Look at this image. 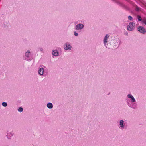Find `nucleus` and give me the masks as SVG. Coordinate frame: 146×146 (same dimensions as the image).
<instances>
[{"instance_id":"nucleus-21","label":"nucleus","mask_w":146,"mask_h":146,"mask_svg":"<svg viewBox=\"0 0 146 146\" xmlns=\"http://www.w3.org/2000/svg\"><path fill=\"white\" fill-rule=\"evenodd\" d=\"M138 19L139 21H140L141 20V17L140 16H138Z\"/></svg>"},{"instance_id":"nucleus-19","label":"nucleus","mask_w":146,"mask_h":146,"mask_svg":"<svg viewBox=\"0 0 146 146\" xmlns=\"http://www.w3.org/2000/svg\"><path fill=\"white\" fill-rule=\"evenodd\" d=\"M74 35L76 36H77L78 35V33L76 32V31H74Z\"/></svg>"},{"instance_id":"nucleus-9","label":"nucleus","mask_w":146,"mask_h":146,"mask_svg":"<svg viewBox=\"0 0 146 146\" xmlns=\"http://www.w3.org/2000/svg\"><path fill=\"white\" fill-rule=\"evenodd\" d=\"M84 28V25L81 23L78 24L75 26V28L77 30H81Z\"/></svg>"},{"instance_id":"nucleus-12","label":"nucleus","mask_w":146,"mask_h":146,"mask_svg":"<svg viewBox=\"0 0 146 146\" xmlns=\"http://www.w3.org/2000/svg\"><path fill=\"white\" fill-rule=\"evenodd\" d=\"M52 54L53 56H59V53L57 49L53 50L52 51Z\"/></svg>"},{"instance_id":"nucleus-18","label":"nucleus","mask_w":146,"mask_h":146,"mask_svg":"<svg viewBox=\"0 0 146 146\" xmlns=\"http://www.w3.org/2000/svg\"><path fill=\"white\" fill-rule=\"evenodd\" d=\"M128 18L129 20H132L133 19L132 17L131 16H128Z\"/></svg>"},{"instance_id":"nucleus-20","label":"nucleus","mask_w":146,"mask_h":146,"mask_svg":"<svg viewBox=\"0 0 146 146\" xmlns=\"http://www.w3.org/2000/svg\"><path fill=\"white\" fill-rule=\"evenodd\" d=\"M143 22L146 25V19H143Z\"/></svg>"},{"instance_id":"nucleus-11","label":"nucleus","mask_w":146,"mask_h":146,"mask_svg":"<svg viewBox=\"0 0 146 146\" xmlns=\"http://www.w3.org/2000/svg\"><path fill=\"white\" fill-rule=\"evenodd\" d=\"M44 69L42 66H40L39 68L38 73L39 75L42 76L44 74Z\"/></svg>"},{"instance_id":"nucleus-14","label":"nucleus","mask_w":146,"mask_h":146,"mask_svg":"<svg viewBox=\"0 0 146 146\" xmlns=\"http://www.w3.org/2000/svg\"><path fill=\"white\" fill-rule=\"evenodd\" d=\"M141 3L142 4V6L143 7H146V3L143 1H142Z\"/></svg>"},{"instance_id":"nucleus-1","label":"nucleus","mask_w":146,"mask_h":146,"mask_svg":"<svg viewBox=\"0 0 146 146\" xmlns=\"http://www.w3.org/2000/svg\"><path fill=\"white\" fill-rule=\"evenodd\" d=\"M126 103L129 107L134 109L136 108L137 106V104L136 103V100L131 94H127Z\"/></svg>"},{"instance_id":"nucleus-2","label":"nucleus","mask_w":146,"mask_h":146,"mask_svg":"<svg viewBox=\"0 0 146 146\" xmlns=\"http://www.w3.org/2000/svg\"><path fill=\"white\" fill-rule=\"evenodd\" d=\"M118 125L119 129L121 130L126 129L127 127V125L126 122L122 119L119 121Z\"/></svg>"},{"instance_id":"nucleus-5","label":"nucleus","mask_w":146,"mask_h":146,"mask_svg":"<svg viewBox=\"0 0 146 146\" xmlns=\"http://www.w3.org/2000/svg\"><path fill=\"white\" fill-rule=\"evenodd\" d=\"M119 40L118 38H115L112 40V45L113 46L114 48H116L119 46Z\"/></svg>"},{"instance_id":"nucleus-16","label":"nucleus","mask_w":146,"mask_h":146,"mask_svg":"<svg viewBox=\"0 0 146 146\" xmlns=\"http://www.w3.org/2000/svg\"><path fill=\"white\" fill-rule=\"evenodd\" d=\"M2 105L4 107H6L7 105V104L6 102H3L2 103Z\"/></svg>"},{"instance_id":"nucleus-8","label":"nucleus","mask_w":146,"mask_h":146,"mask_svg":"<svg viewBox=\"0 0 146 146\" xmlns=\"http://www.w3.org/2000/svg\"><path fill=\"white\" fill-rule=\"evenodd\" d=\"M14 134L12 131L8 132L6 135L7 139L8 140L11 139Z\"/></svg>"},{"instance_id":"nucleus-13","label":"nucleus","mask_w":146,"mask_h":146,"mask_svg":"<svg viewBox=\"0 0 146 146\" xmlns=\"http://www.w3.org/2000/svg\"><path fill=\"white\" fill-rule=\"evenodd\" d=\"M47 107L49 109H51L53 108V105L52 103L49 102L46 105Z\"/></svg>"},{"instance_id":"nucleus-7","label":"nucleus","mask_w":146,"mask_h":146,"mask_svg":"<svg viewBox=\"0 0 146 146\" xmlns=\"http://www.w3.org/2000/svg\"><path fill=\"white\" fill-rule=\"evenodd\" d=\"M135 28V25H133V22H131L127 26V29L129 31L133 30Z\"/></svg>"},{"instance_id":"nucleus-10","label":"nucleus","mask_w":146,"mask_h":146,"mask_svg":"<svg viewBox=\"0 0 146 146\" xmlns=\"http://www.w3.org/2000/svg\"><path fill=\"white\" fill-rule=\"evenodd\" d=\"M138 30L141 33L143 34L145 33L146 32V30L142 26H139L138 27Z\"/></svg>"},{"instance_id":"nucleus-3","label":"nucleus","mask_w":146,"mask_h":146,"mask_svg":"<svg viewBox=\"0 0 146 146\" xmlns=\"http://www.w3.org/2000/svg\"><path fill=\"white\" fill-rule=\"evenodd\" d=\"M110 37V35L106 34L105 35L103 39V43L105 46L107 48H110L109 45V39Z\"/></svg>"},{"instance_id":"nucleus-4","label":"nucleus","mask_w":146,"mask_h":146,"mask_svg":"<svg viewBox=\"0 0 146 146\" xmlns=\"http://www.w3.org/2000/svg\"><path fill=\"white\" fill-rule=\"evenodd\" d=\"M33 54L31 50H27L25 54V58L27 60H31L33 59Z\"/></svg>"},{"instance_id":"nucleus-22","label":"nucleus","mask_w":146,"mask_h":146,"mask_svg":"<svg viewBox=\"0 0 146 146\" xmlns=\"http://www.w3.org/2000/svg\"><path fill=\"white\" fill-rule=\"evenodd\" d=\"M136 10L137 11L139 10V7H137Z\"/></svg>"},{"instance_id":"nucleus-6","label":"nucleus","mask_w":146,"mask_h":146,"mask_svg":"<svg viewBox=\"0 0 146 146\" xmlns=\"http://www.w3.org/2000/svg\"><path fill=\"white\" fill-rule=\"evenodd\" d=\"M64 49L66 51H70L72 49V46L71 44L69 42L65 43L63 46Z\"/></svg>"},{"instance_id":"nucleus-17","label":"nucleus","mask_w":146,"mask_h":146,"mask_svg":"<svg viewBox=\"0 0 146 146\" xmlns=\"http://www.w3.org/2000/svg\"><path fill=\"white\" fill-rule=\"evenodd\" d=\"M39 50L40 52H42L44 51V49L42 48H39Z\"/></svg>"},{"instance_id":"nucleus-15","label":"nucleus","mask_w":146,"mask_h":146,"mask_svg":"<svg viewBox=\"0 0 146 146\" xmlns=\"http://www.w3.org/2000/svg\"><path fill=\"white\" fill-rule=\"evenodd\" d=\"M23 108L21 107H20L19 108L18 111L21 112L23 111Z\"/></svg>"}]
</instances>
